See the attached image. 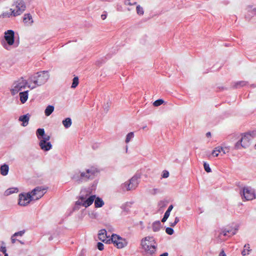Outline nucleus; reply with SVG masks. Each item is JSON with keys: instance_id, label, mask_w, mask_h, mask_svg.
I'll return each mask as SVG.
<instances>
[{"instance_id": "obj_28", "label": "nucleus", "mask_w": 256, "mask_h": 256, "mask_svg": "<svg viewBox=\"0 0 256 256\" xmlns=\"http://www.w3.org/2000/svg\"><path fill=\"white\" fill-rule=\"evenodd\" d=\"M160 222L154 223L152 226V230L154 232H157L160 230Z\"/></svg>"}, {"instance_id": "obj_26", "label": "nucleus", "mask_w": 256, "mask_h": 256, "mask_svg": "<svg viewBox=\"0 0 256 256\" xmlns=\"http://www.w3.org/2000/svg\"><path fill=\"white\" fill-rule=\"evenodd\" d=\"M79 81L78 76H75L72 80V83L71 88H76L78 84Z\"/></svg>"}, {"instance_id": "obj_50", "label": "nucleus", "mask_w": 256, "mask_h": 256, "mask_svg": "<svg viewBox=\"0 0 256 256\" xmlns=\"http://www.w3.org/2000/svg\"><path fill=\"white\" fill-rule=\"evenodd\" d=\"M180 220L179 218L178 217H176L174 220V222L177 224V223L179 222Z\"/></svg>"}, {"instance_id": "obj_12", "label": "nucleus", "mask_w": 256, "mask_h": 256, "mask_svg": "<svg viewBox=\"0 0 256 256\" xmlns=\"http://www.w3.org/2000/svg\"><path fill=\"white\" fill-rule=\"evenodd\" d=\"M243 196L246 200H252L256 198L254 191L252 188L248 187L244 188Z\"/></svg>"}, {"instance_id": "obj_18", "label": "nucleus", "mask_w": 256, "mask_h": 256, "mask_svg": "<svg viewBox=\"0 0 256 256\" xmlns=\"http://www.w3.org/2000/svg\"><path fill=\"white\" fill-rule=\"evenodd\" d=\"M94 206L95 207L98 208H101L104 205V202L102 200L98 197L94 199Z\"/></svg>"}, {"instance_id": "obj_19", "label": "nucleus", "mask_w": 256, "mask_h": 256, "mask_svg": "<svg viewBox=\"0 0 256 256\" xmlns=\"http://www.w3.org/2000/svg\"><path fill=\"white\" fill-rule=\"evenodd\" d=\"M54 110V106H52L49 105L48 106L45 110H44V114L46 116H50L52 112Z\"/></svg>"}, {"instance_id": "obj_14", "label": "nucleus", "mask_w": 256, "mask_h": 256, "mask_svg": "<svg viewBox=\"0 0 256 256\" xmlns=\"http://www.w3.org/2000/svg\"><path fill=\"white\" fill-rule=\"evenodd\" d=\"M106 234V231L104 229L100 230L98 234V238L106 244H110V238L107 236Z\"/></svg>"}, {"instance_id": "obj_53", "label": "nucleus", "mask_w": 256, "mask_h": 256, "mask_svg": "<svg viewBox=\"0 0 256 256\" xmlns=\"http://www.w3.org/2000/svg\"><path fill=\"white\" fill-rule=\"evenodd\" d=\"M4 256H8V254L6 252V253H4Z\"/></svg>"}, {"instance_id": "obj_47", "label": "nucleus", "mask_w": 256, "mask_h": 256, "mask_svg": "<svg viewBox=\"0 0 256 256\" xmlns=\"http://www.w3.org/2000/svg\"><path fill=\"white\" fill-rule=\"evenodd\" d=\"M219 256H226V255L223 250L220 252Z\"/></svg>"}, {"instance_id": "obj_25", "label": "nucleus", "mask_w": 256, "mask_h": 256, "mask_svg": "<svg viewBox=\"0 0 256 256\" xmlns=\"http://www.w3.org/2000/svg\"><path fill=\"white\" fill-rule=\"evenodd\" d=\"M86 178L89 179L91 176H94L95 174V170H92V169H88L86 170Z\"/></svg>"}, {"instance_id": "obj_13", "label": "nucleus", "mask_w": 256, "mask_h": 256, "mask_svg": "<svg viewBox=\"0 0 256 256\" xmlns=\"http://www.w3.org/2000/svg\"><path fill=\"white\" fill-rule=\"evenodd\" d=\"M4 38L9 45H12L14 42V32L12 30H8L5 32Z\"/></svg>"}, {"instance_id": "obj_1", "label": "nucleus", "mask_w": 256, "mask_h": 256, "mask_svg": "<svg viewBox=\"0 0 256 256\" xmlns=\"http://www.w3.org/2000/svg\"><path fill=\"white\" fill-rule=\"evenodd\" d=\"M49 74L48 71H42L37 72L36 75L32 76L30 78V82H32L34 86H28V87L31 89L35 88L37 86H40L45 82L49 78Z\"/></svg>"}, {"instance_id": "obj_51", "label": "nucleus", "mask_w": 256, "mask_h": 256, "mask_svg": "<svg viewBox=\"0 0 256 256\" xmlns=\"http://www.w3.org/2000/svg\"><path fill=\"white\" fill-rule=\"evenodd\" d=\"M206 136L208 138H210L211 136V133L210 132H208L206 134Z\"/></svg>"}, {"instance_id": "obj_49", "label": "nucleus", "mask_w": 256, "mask_h": 256, "mask_svg": "<svg viewBox=\"0 0 256 256\" xmlns=\"http://www.w3.org/2000/svg\"><path fill=\"white\" fill-rule=\"evenodd\" d=\"M176 224L174 222H173L170 223V226L172 227L174 226Z\"/></svg>"}, {"instance_id": "obj_35", "label": "nucleus", "mask_w": 256, "mask_h": 256, "mask_svg": "<svg viewBox=\"0 0 256 256\" xmlns=\"http://www.w3.org/2000/svg\"><path fill=\"white\" fill-rule=\"evenodd\" d=\"M246 84V82H244V81H241V82H237L236 85H235V86L236 88H238L239 86H244V85Z\"/></svg>"}, {"instance_id": "obj_20", "label": "nucleus", "mask_w": 256, "mask_h": 256, "mask_svg": "<svg viewBox=\"0 0 256 256\" xmlns=\"http://www.w3.org/2000/svg\"><path fill=\"white\" fill-rule=\"evenodd\" d=\"M8 166L6 164H4L0 167V173L3 176H6L8 172Z\"/></svg>"}, {"instance_id": "obj_2", "label": "nucleus", "mask_w": 256, "mask_h": 256, "mask_svg": "<svg viewBox=\"0 0 256 256\" xmlns=\"http://www.w3.org/2000/svg\"><path fill=\"white\" fill-rule=\"evenodd\" d=\"M141 246L148 254H152L156 251V244L152 236H146L142 238L141 240Z\"/></svg>"}, {"instance_id": "obj_40", "label": "nucleus", "mask_w": 256, "mask_h": 256, "mask_svg": "<svg viewBox=\"0 0 256 256\" xmlns=\"http://www.w3.org/2000/svg\"><path fill=\"white\" fill-rule=\"evenodd\" d=\"M0 251L2 252L3 253H6V246H2L0 247Z\"/></svg>"}, {"instance_id": "obj_4", "label": "nucleus", "mask_w": 256, "mask_h": 256, "mask_svg": "<svg viewBox=\"0 0 256 256\" xmlns=\"http://www.w3.org/2000/svg\"><path fill=\"white\" fill-rule=\"evenodd\" d=\"M28 82L22 77L15 81L10 89V92L12 96L17 94L19 92L24 89L28 86Z\"/></svg>"}, {"instance_id": "obj_6", "label": "nucleus", "mask_w": 256, "mask_h": 256, "mask_svg": "<svg viewBox=\"0 0 256 256\" xmlns=\"http://www.w3.org/2000/svg\"><path fill=\"white\" fill-rule=\"evenodd\" d=\"M46 190L42 186H38L30 192L32 200H36L40 198L46 192Z\"/></svg>"}, {"instance_id": "obj_10", "label": "nucleus", "mask_w": 256, "mask_h": 256, "mask_svg": "<svg viewBox=\"0 0 256 256\" xmlns=\"http://www.w3.org/2000/svg\"><path fill=\"white\" fill-rule=\"evenodd\" d=\"M50 140V136L44 134L42 136V139L40 140V148L44 151H48L52 148V144L49 140Z\"/></svg>"}, {"instance_id": "obj_32", "label": "nucleus", "mask_w": 256, "mask_h": 256, "mask_svg": "<svg viewBox=\"0 0 256 256\" xmlns=\"http://www.w3.org/2000/svg\"><path fill=\"white\" fill-rule=\"evenodd\" d=\"M204 170L207 172H211V169L210 168V166H209V165L208 164H207L206 163L204 162Z\"/></svg>"}, {"instance_id": "obj_11", "label": "nucleus", "mask_w": 256, "mask_h": 256, "mask_svg": "<svg viewBox=\"0 0 256 256\" xmlns=\"http://www.w3.org/2000/svg\"><path fill=\"white\" fill-rule=\"evenodd\" d=\"M138 184V178L136 177H132L128 182H126L123 184V188L124 190H130L136 188Z\"/></svg>"}, {"instance_id": "obj_43", "label": "nucleus", "mask_w": 256, "mask_h": 256, "mask_svg": "<svg viewBox=\"0 0 256 256\" xmlns=\"http://www.w3.org/2000/svg\"><path fill=\"white\" fill-rule=\"evenodd\" d=\"M172 208H173V206L172 204H171L168 206V208L166 210L170 212L172 210Z\"/></svg>"}, {"instance_id": "obj_33", "label": "nucleus", "mask_w": 256, "mask_h": 256, "mask_svg": "<svg viewBox=\"0 0 256 256\" xmlns=\"http://www.w3.org/2000/svg\"><path fill=\"white\" fill-rule=\"evenodd\" d=\"M166 232L168 234L172 235L174 234V230L171 228H167L166 229Z\"/></svg>"}, {"instance_id": "obj_15", "label": "nucleus", "mask_w": 256, "mask_h": 256, "mask_svg": "<svg viewBox=\"0 0 256 256\" xmlns=\"http://www.w3.org/2000/svg\"><path fill=\"white\" fill-rule=\"evenodd\" d=\"M29 120L30 115H28V114L20 116L18 119L20 121L22 122V125L23 126H26L28 124Z\"/></svg>"}, {"instance_id": "obj_45", "label": "nucleus", "mask_w": 256, "mask_h": 256, "mask_svg": "<svg viewBox=\"0 0 256 256\" xmlns=\"http://www.w3.org/2000/svg\"><path fill=\"white\" fill-rule=\"evenodd\" d=\"M170 212L166 210V212L164 213V216L168 218L170 216Z\"/></svg>"}, {"instance_id": "obj_48", "label": "nucleus", "mask_w": 256, "mask_h": 256, "mask_svg": "<svg viewBox=\"0 0 256 256\" xmlns=\"http://www.w3.org/2000/svg\"><path fill=\"white\" fill-rule=\"evenodd\" d=\"M168 218L164 216L162 220V222H164L167 220Z\"/></svg>"}, {"instance_id": "obj_29", "label": "nucleus", "mask_w": 256, "mask_h": 256, "mask_svg": "<svg viewBox=\"0 0 256 256\" xmlns=\"http://www.w3.org/2000/svg\"><path fill=\"white\" fill-rule=\"evenodd\" d=\"M134 134L132 132L128 133L126 136V142L128 143L130 140L134 137Z\"/></svg>"}, {"instance_id": "obj_23", "label": "nucleus", "mask_w": 256, "mask_h": 256, "mask_svg": "<svg viewBox=\"0 0 256 256\" xmlns=\"http://www.w3.org/2000/svg\"><path fill=\"white\" fill-rule=\"evenodd\" d=\"M235 234H236L235 231L234 232L231 230L225 229L222 232V233H221L220 234H222L224 236H228V234H229L228 235L229 236H232L234 235Z\"/></svg>"}, {"instance_id": "obj_41", "label": "nucleus", "mask_w": 256, "mask_h": 256, "mask_svg": "<svg viewBox=\"0 0 256 256\" xmlns=\"http://www.w3.org/2000/svg\"><path fill=\"white\" fill-rule=\"evenodd\" d=\"M17 190L16 188H10L8 190L9 192H8V193L9 194H12V193H13L15 192V190Z\"/></svg>"}, {"instance_id": "obj_42", "label": "nucleus", "mask_w": 256, "mask_h": 256, "mask_svg": "<svg viewBox=\"0 0 256 256\" xmlns=\"http://www.w3.org/2000/svg\"><path fill=\"white\" fill-rule=\"evenodd\" d=\"M87 175L86 172H82L80 174V176L82 178H86V176Z\"/></svg>"}, {"instance_id": "obj_8", "label": "nucleus", "mask_w": 256, "mask_h": 256, "mask_svg": "<svg viewBox=\"0 0 256 256\" xmlns=\"http://www.w3.org/2000/svg\"><path fill=\"white\" fill-rule=\"evenodd\" d=\"M16 9L12 10V14L14 16L20 15L26 8V6L22 0H16Z\"/></svg>"}, {"instance_id": "obj_16", "label": "nucleus", "mask_w": 256, "mask_h": 256, "mask_svg": "<svg viewBox=\"0 0 256 256\" xmlns=\"http://www.w3.org/2000/svg\"><path fill=\"white\" fill-rule=\"evenodd\" d=\"M28 90L20 92L19 94L20 100L22 104H24L28 98Z\"/></svg>"}, {"instance_id": "obj_54", "label": "nucleus", "mask_w": 256, "mask_h": 256, "mask_svg": "<svg viewBox=\"0 0 256 256\" xmlns=\"http://www.w3.org/2000/svg\"><path fill=\"white\" fill-rule=\"evenodd\" d=\"M255 146L256 147V144Z\"/></svg>"}, {"instance_id": "obj_22", "label": "nucleus", "mask_w": 256, "mask_h": 256, "mask_svg": "<svg viewBox=\"0 0 256 256\" xmlns=\"http://www.w3.org/2000/svg\"><path fill=\"white\" fill-rule=\"evenodd\" d=\"M72 120L70 118H66L62 121V124L66 128H68L72 125Z\"/></svg>"}, {"instance_id": "obj_36", "label": "nucleus", "mask_w": 256, "mask_h": 256, "mask_svg": "<svg viewBox=\"0 0 256 256\" xmlns=\"http://www.w3.org/2000/svg\"><path fill=\"white\" fill-rule=\"evenodd\" d=\"M97 247H98V248L100 250H102L104 249V244L100 242L98 243Z\"/></svg>"}, {"instance_id": "obj_27", "label": "nucleus", "mask_w": 256, "mask_h": 256, "mask_svg": "<svg viewBox=\"0 0 256 256\" xmlns=\"http://www.w3.org/2000/svg\"><path fill=\"white\" fill-rule=\"evenodd\" d=\"M36 136L38 138H40V136H43L44 134V128H38L36 130Z\"/></svg>"}, {"instance_id": "obj_7", "label": "nucleus", "mask_w": 256, "mask_h": 256, "mask_svg": "<svg viewBox=\"0 0 256 256\" xmlns=\"http://www.w3.org/2000/svg\"><path fill=\"white\" fill-rule=\"evenodd\" d=\"M88 195V194H86L85 196H80L79 200L77 202L78 204L84 206L85 208L90 206L94 202V200L96 198V196L92 195L88 198H86Z\"/></svg>"}, {"instance_id": "obj_37", "label": "nucleus", "mask_w": 256, "mask_h": 256, "mask_svg": "<svg viewBox=\"0 0 256 256\" xmlns=\"http://www.w3.org/2000/svg\"><path fill=\"white\" fill-rule=\"evenodd\" d=\"M169 176V172L167 170H164L162 172V177L163 178H167Z\"/></svg>"}, {"instance_id": "obj_17", "label": "nucleus", "mask_w": 256, "mask_h": 256, "mask_svg": "<svg viewBox=\"0 0 256 256\" xmlns=\"http://www.w3.org/2000/svg\"><path fill=\"white\" fill-rule=\"evenodd\" d=\"M23 22L24 23L30 24L33 22L32 16L29 14H25L24 16Z\"/></svg>"}, {"instance_id": "obj_9", "label": "nucleus", "mask_w": 256, "mask_h": 256, "mask_svg": "<svg viewBox=\"0 0 256 256\" xmlns=\"http://www.w3.org/2000/svg\"><path fill=\"white\" fill-rule=\"evenodd\" d=\"M32 200H33L30 192L19 194L18 204L20 206H27Z\"/></svg>"}, {"instance_id": "obj_31", "label": "nucleus", "mask_w": 256, "mask_h": 256, "mask_svg": "<svg viewBox=\"0 0 256 256\" xmlns=\"http://www.w3.org/2000/svg\"><path fill=\"white\" fill-rule=\"evenodd\" d=\"M164 102V101L162 99H159L156 100L153 104L155 106H160Z\"/></svg>"}, {"instance_id": "obj_3", "label": "nucleus", "mask_w": 256, "mask_h": 256, "mask_svg": "<svg viewBox=\"0 0 256 256\" xmlns=\"http://www.w3.org/2000/svg\"><path fill=\"white\" fill-rule=\"evenodd\" d=\"M256 132H252V133H245L242 134L240 140L238 141L234 146L236 149H240L241 148H246L250 144V140L253 138Z\"/></svg>"}, {"instance_id": "obj_39", "label": "nucleus", "mask_w": 256, "mask_h": 256, "mask_svg": "<svg viewBox=\"0 0 256 256\" xmlns=\"http://www.w3.org/2000/svg\"><path fill=\"white\" fill-rule=\"evenodd\" d=\"M229 151V148L227 147L223 148V150H221V152H222L224 154H226V152H228Z\"/></svg>"}, {"instance_id": "obj_30", "label": "nucleus", "mask_w": 256, "mask_h": 256, "mask_svg": "<svg viewBox=\"0 0 256 256\" xmlns=\"http://www.w3.org/2000/svg\"><path fill=\"white\" fill-rule=\"evenodd\" d=\"M136 12L137 14L139 15H142L144 13L143 8L141 7L140 5H138L136 6Z\"/></svg>"}, {"instance_id": "obj_52", "label": "nucleus", "mask_w": 256, "mask_h": 256, "mask_svg": "<svg viewBox=\"0 0 256 256\" xmlns=\"http://www.w3.org/2000/svg\"><path fill=\"white\" fill-rule=\"evenodd\" d=\"M160 256H168V253L164 252V253L160 254Z\"/></svg>"}, {"instance_id": "obj_44", "label": "nucleus", "mask_w": 256, "mask_h": 256, "mask_svg": "<svg viewBox=\"0 0 256 256\" xmlns=\"http://www.w3.org/2000/svg\"><path fill=\"white\" fill-rule=\"evenodd\" d=\"M15 236H14V235L11 238L12 242V244H14L16 242V240L14 238Z\"/></svg>"}, {"instance_id": "obj_34", "label": "nucleus", "mask_w": 256, "mask_h": 256, "mask_svg": "<svg viewBox=\"0 0 256 256\" xmlns=\"http://www.w3.org/2000/svg\"><path fill=\"white\" fill-rule=\"evenodd\" d=\"M125 4L128 5V6H132L135 5L136 4V2H130V0H126L124 2Z\"/></svg>"}, {"instance_id": "obj_5", "label": "nucleus", "mask_w": 256, "mask_h": 256, "mask_svg": "<svg viewBox=\"0 0 256 256\" xmlns=\"http://www.w3.org/2000/svg\"><path fill=\"white\" fill-rule=\"evenodd\" d=\"M110 240V244L112 243L118 248H122L128 244V242L125 238L116 234H112Z\"/></svg>"}, {"instance_id": "obj_21", "label": "nucleus", "mask_w": 256, "mask_h": 256, "mask_svg": "<svg viewBox=\"0 0 256 256\" xmlns=\"http://www.w3.org/2000/svg\"><path fill=\"white\" fill-rule=\"evenodd\" d=\"M221 150H223V147L217 146L212 150V154L214 156H218Z\"/></svg>"}, {"instance_id": "obj_38", "label": "nucleus", "mask_w": 256, "mask_h": 256, "mask_svg": "<svg viewBox=\"0 0 256 256\" xmlns=\"http://www.w3.org/2000/svg\"><path fill=\"white\" fill-rule=\"evenodd\" d=\"M24 234V232L23 231H20V232H16L14 234V236H22V234Z\"/></svg>"}, {"instance_id": "obj_24", "label": "nucleus", "mask_w": 256, "mask_h": 256, "mask_svg": "<svg viewBox=\"0 0 256 256\" xmlns=\"http://www.w3.org/2000/svg\"><path fill=\"white\" fill-rule=\"evenodd\" d=\"M250 245L248 244H245L244 246V250L242 252V254L243 256H246V254H249V252L250 250Z\"/></svg>"}, {"instance_id": "obj_46", "label": "nucleus", "mask_w": 256, "mask_h": 256, "mask_svg": "<svg viewBox=\"0 0 256 256\" xmlns=\"http://www.w3.org/2000/svg\"><path fill=\"white\" fill-rule=\"evenodd\" d=\"M106 18V14H102L101 15V18L102 20H104Z\"/></svg>"}]
</instances>
